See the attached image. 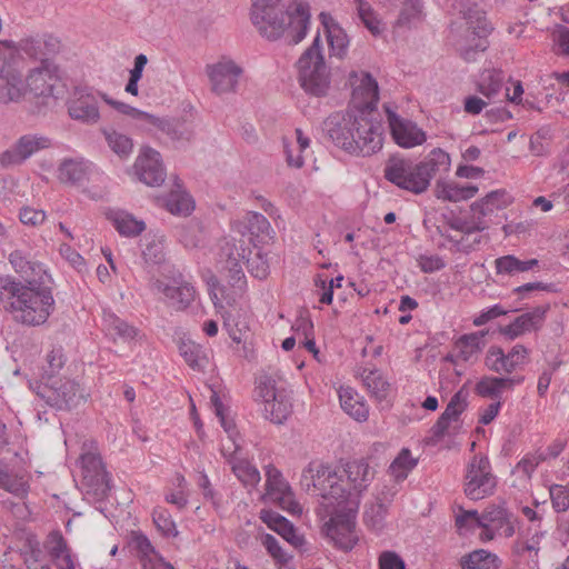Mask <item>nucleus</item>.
I'll return each instance as SVG.
<instances>
[{"mask_svg":"<svg viewBox=\"0 0 569 569\" xmlns=\"http://www.w3.org/2000/svg\"><path fill=\"white\" fill-rule=\"evenodd\" d=\"M241 73L242 69L233 61L207 66V74L211 82V89L217 94L234 91Z\"/></svg>","mask_w":569,"mask_h":569,"instance_id":"412c9836","label":"nucleus"},{"mask_svg":"<svg viewBox=\"0 0 569 569\" xmlns=\"http://www.w3.org/2000/svg\"><path fill=\"white\" fill-rule=\"evenodd\" d=\"M340 475L347 491H350V496L359 501L360 495L373 480L375 471L367 461L360 459L347 462Z\"/></svg>","mask_w":569,"mask_h":569,"instance_id":"aec40b11","label":"nucleus"},{"mask_svg":"<svg viewBox=\"0 0 569 569\" xmlns=\"http://www.w3.org/2000/svg\"><path fill=\"white\" fill-rule=\"evenodd\" d=\"M240 247L237 244H230L229 242L221 249V257H227L222 264L221 272L227 279L228 283L238 289L246 287V276L240 263L241 260H247L249 263L248 256L251 253L249 248L244 247V240L240 239Z\"/></svg>","mask_w":569,"mask_h":569,"instance_id":"4468645a","label":"nucleus"},{"mask_svg":"<svg viewBox=\"0 0 569 569\" xmlns=\"http://www.w3.org/2000/svg\"><path fill=\"white\" fill-rule=\"evenodd\" d=\"M339 399L343 411L355 420L362 422L368 419V406L352 388H341Z\"/></svg>","mask_w":569,"mask_h":569,"instance_id":"c9c22d12","label":"nucleus"},{"mask_svg":"<svg viewBox=\"0 0 569 569\" xmlns=\"http://www.w3.org/2000/svg\"><path fill=\"white\" fill-rule=\"evenodd\" d=\"M387 120L395 142L402 148H412L422 144L426 132L411 120L401 118L391 108L385 104Z\"/></svg>","mask_w":569,"mask_h":569,"instance_id":"2eb2a0df","label":"nucleus"},{"mask_svg":"<svg viewBox=\"0 0 569 569\" xmlns=\"http://www.w3.org/2000/svg\"><path fill=\"white\" fill-rule=\"evenodd\" d=\"M503 389L502 377H482L475 387L476 393L483 398H490L493 400H500Z\"/></svg>","mask_w":569,"mask_h":569,"instance_id":"a18cd8bd","label":"nucleus"},{"mask_svg":"<svg viewBox=\"0 0 569 569\" xmlns=\"http://www.w3.org/2000/svg\"><path fill=\"white\" fill-rule=\"evenodd\" d=\"M82 485L88 500L101 503L111 491V476L106 470L102 459L93 452L81 456Z\"/></svg>","mask_w":569,"mask_h":569,"instance_id":"0eeeda50","label":"nucleus"},{"mask_svg":"<svg viewBox=\"0 0 569 569\" xmlns=\"http://www.w3.org/2000/svg\"><path fill=\"white\" fill-rule=\"evenodd\" d=\"M467 397L468 393L463 389L458 390L451 397L445 411L441 415L448 418L450 421H457L468 406Z\"/></svg>","mask_w":569,"mask_h":569,"instance_id":"6e6d98bb","label":"nucleus"},{"mask_svg":"<svg viewBox=\"0 0 569 569\" xmlns=\"http://www.w3.org/2000/svg\"><path fill=\"white\" fill-rule=\"evenodd\" d=\"M167 209L173 214L188 216L193 210V200L186 192H171L167 200Z\"/></svg>","mask_w":569,"mask_h":569,"instance_id":"3c124183","label":"nucleus"},{"mask_svg":"<svg viewBox=\"0 0 569 569\" xmlns=\"http://www.w3.org/2000/svg\"><path fill=\"white\" fill-rule=\"evenodd\" d=\"M260 519L269 529L280 535L292 547L300 549L306 543L305 537L298 532L293 523L280 513L262 509Z\"/></svg>","mask_w":569,"mask_h":569,"instance_id":"393cba45","label":"nucleus"},{"mask_svg":"<svg viewBox=\"0 0 569 569\" xmlns=\"http://www.w3.org/2000/svg\"><path fill=\"white\" fill-rule=\"evenodd\" d=\"M106 323L108 335L113 341L121 340L122 342L130 343L141 337L138 328L116 315L109 316V318L106 319Z\"/></svg>","mask_w":569,"mask_h":569,"instance_id":"4c0bfd02","label":"nucleus"},{"mask_svg":"<svg viewBox=\"0 0 569 569\" xmlns=\"http://www.w3.org/2000/svg\"><path fill=\"white\" fill-rule=\"evenodd\" d=\"M379 87L370 73H365L360 84L353 89L352 107L350 109L368 117L377 118Z\"/></svg>","mask_w":569,"mask_h":569,"instance_id":"4be33fe9","label":"nucleus"},{"mask_svg":"<svg viewBox=\"0 0 569 569\" xmlns=\"http://www.w3.org/2000/svg\"><path fill=\"white\" fill-rule=\"evenodd\" d=\"M102 99L107 104L114 108L119 113L130 117L131 119L138 121L141 126H147L149 119H152V114L139 110L128 103L114 100L107 94H103Z\"/></svg>","mask_w":569,"mask_h":569,"instance_id":"8fccbe9b","label":"nucleus"},{"mask_svg":"<svg viewBox=\"0 0 569 569\" xmlns=\"http://www.w3.org/2000/svg\"><path fill=\"white\" fill-rule=\"evenodd\" d=\"M465 479V493L471 500L491 496L497 486L496 477L491 473L490 461L486 456H473L467 466Z\"/></svg>","mask_w":569,"mask_h":569,"instance_id":"6e6552de","label":"nucleus"},{"mask_svg":"<svg viewBox=\"0 0 569 569\" xmlns=\"http://www.w3.org/2000/svg\"><path fill=\"white\" fill-rule=\"evenodd\" d=\"M179 352L193 370L201 371L208 363L206 350L191 340H182L179 345Z\"/></svg>","mask_w":569,"mask_h":569,"instance_id":"79ce46f5","label":"nucleus"},{"mask_svg":"<svg viewBox=\"0 0 569 569\" xmlns=\"http://www.w3.org/2000/svg\"><path fill=\"white\" fill-rule=\"evenodd\" d=\"M549 493L556 512H563L569 509V485H552L549 488Z\"/></svg>","mask_w":569,"mask_h":569,"instance_id":"13d9d810","label":"nucleus"},{"mask_svg":"<svg viewBox=\"0 0 569 569\" xmlns=\"http://www.w3.org/2000/svg\"><path fill=\"white\" fill-rule=\"evenodd\" d=\"M298 79L306 92L323 97L327 94L330 78L321 51L320 36L317 34L311 46L301 54L297 61Z\"/></svg>","mask_w":569,"mask_h":569,"instance_id":"423d86ee","label":"nucleus"},{"mask_svg":"<svg viewBox=\"0 0 569 569\" xmlns=\"http://www.w3.org/2000/svg\"><path fill=\"white\" fill-rule=\"evenodd\" d=\"M147 126L159 129L173 142L186 143L193 137V126L190 121L180 118H158L152 114Z\"/></svg>","mask_w":569,"mask_h":569,"instance_id":"a878e982","label":"nucleus"},{"mask_svg":"<svg viewBox=\"0 0 569 569\" xmlns=\"http://www.w3.org/2000/svg\"><path fill=\"white\" fill-rule=\"evenodd\" d=\"M108 219L122 237L133 238L146 229L143 220H138L131 213L123 210L111 211L108 214Z\"/></svg>","mask_w":569,"mask_h":569,"instance_id":"72a5a7b5","label":"nucleus"},{"mask_svg":"<svg viewBox=\"0 0 569 569\" xmlns=\"http://www.w3.org/2000/svg\"><path fill=\"white\" fill-rule=\"evenodd\" d=\"M360 378L376 400L380 402L386 400L390 389V383L382 377L379 370L365 368L360 372Z\"/></svg>","mask_w":569,"mask_h":569,"instance_id":"a19ab883","label":"nucleus"},{"mask_svg":"<svg viewBox=\"0 0 569 569\" xmlns=\"http://www.w3.org/2000/svg\"><path fill=\"white\" fill-rule=\"evenodd\" d=\"M103 134L110 149L119 157H128L133 148L131 138L116 130H103Z\"/></svg>","mask_w":569,"mask_h":569,"instance_id":"09e8293b","label":"nucleus"},{"mask_svg":"<svg viewBox=\"0 0 569 569\" xmlns=\"http://www.w3.org/2000/svg\"><path fill=\"white\" fill-rule=\"evenodd\" d=\"M8 260L13 270L23 278V283H28L32 279L42 281L44 276H51L41 262L33 260L31 254L23 250H13L9 254Z\"/></svg>","mask_w":569,"mask_h":569,"instance_id":"bb28decb","label":"nucleus"},{"mask_svg":"<svg viewBox=\"0 0 569 569\" xmlns=\"http://www.w3.org/2000/svg\"><path fill=\"white\" fill-rule=\"evenodd\" d=\"M37 395L57 410H71L84 399L80 386L72 380H57L38 388Z\"/></svg>","mask_w":569,"mask_h":569,"instance_id":"9d476101","label":"nucleus"},{"mask_svg":"<svg viewBox=\"0 0 569 569\" xmlns=\"http://www.w3.org/2000/svg\"><path fill=\"white\" fill-rule=\"evenodd\" d=\"M254 392L257 399H261L266 405L278 398V395L286 393L287 391L284 389H278L277 382L272 377L262 376L259 378Z\"/></svg>","mask_w":569,"mask_h":569,"instance_id":"603ef678","label":"nucleus"},{"mask_svg":"<svg viewBox=\"0 0 569 569\" xmlns=\"http://www.w3.org/2000/svg\"><path fill=\"white\" fill-rule=\"evenodd\" d=\"M529 349L523 345L513 346L508 353L502 348L491 346L487 351L485 365L497 373H512L528 361Z\"/></svg>","mask_w":569,"mask_h":569,"instance_id":"9b49d317","label":"nucleus"},{"mask_svg":"<svg viewBox=\"0 0 569 569\" xmlns=\"http://www.w3.org/2000/svg\"><path fill=\"white\" fill-rule=\"evenodd\" d=\"M358 17L365 27L373 34L380 33V21L371 8V6L365 0H357Z\"/></svg>","mask_w":569,"mask_h":569,"instance_id":"5fc2aeb1","label":"nucleus"},{"mask_svg":"<svg viewBox=\"0 0 569 569\" xmlns=\"http://www.w3.org/2000/svg\"><path fill=\"white\" fill-rule=\"evenodd\" d=\"M271 231L272 229L268 219L262 213L256 211L248 212L243 221L240 222L239 232L242 238L248 237L249 242L256 248L271 238Z\"/></svg>","mask_w":569,"mask_h":569,"instance_id":"cd10ccee","label":"nucleus"},{"mask_svg":"<svg viewBox=\"0 0 569 569\" xmlns=\"http://www.w3.org/2000/svg\"><path fill=\"white\" fill-rule=\"evenodd\" d=\"M500 565L499 557L485 549L473 550L460 559L461 569H499Z\"/></svg>","mask_w":569,"mask_h":569,"instance_id":"e433bc0d","label":"nucleus"},{"mask_svg":"<svg viewBox=\"0 0 569 569\" xmlns=\"http://www.w3.org/2000/svg\"><path fill=\"white\" fill-rule=\"evenodd\" d=\"M88 176V163L83 159H63L58 167V179L68 184H79Z\"/></svg>","mask_w":569,"mask_h":569,"instance_id":"f704fd0d","label":"nucleus"},{"mask_svg":"<svg viewBox=\"0 0 569 569\" xmlns=\"http://www.w3.org/2000/svg\"><path fill=\"white\" fill-rule=\"evenodd\" d=\"M416 466L417 460L411 457L410 450L403 448L391 462L389 470L396 480L401 481L408 477L409 471H411Z\"/></svg>","mask_w":569,"mask_h":569,"instance_id":"49530a36","label":"nucleus"},{"mask_svg":"<svg viewBox=\"0 0 569 569\" xmlns=\"http://www.w3.org/2000/svg\"><path fill=\"white\" fill-rule=\"evenodd\" d=\"M307 472L310 475L312 489L322 498L321 507L329 517L323 523L322 532L336 548L342 551L352 550L358 542L356 532L358 500L347 491L342 475L330 466L310 462Z\"/></svg>","mask_w":569,"mask_h":569,"instance_id":"f257e3e1","label":"nucleus"},{"mask_svg":"<svg viewBox=\"0 0 569 569\" xmlns=\"http://www.w3.org/2000/svg\"><path fill=\"white\" fill-rule=\"evenodd\" d=\"M450 157L440 148L433 149L422 161L400 156H391L385 167V178L395 186L415 194L425 192L432 177L449 170Z\"/></svg>","mask_w":569,"mask_h":569,"instance_id":"20e7f679","label":"nucleus"},{"mask_svg":"<svg viewBox=\"0 0 569 569\" xmlns=\"http://www.w3.org/2000/svg\"><path fill=\"white\" fill-rule=\"evenodd\" d=\"M553 283L545 282H527L512 289V295H517L520 299L529 298L535 291H553Z\"/></svg>","mask_w":569,"mask_h":569,"instance_id":"69168bd1","label":"nucleus"},{"mask_svg":"<svg viewBox=\"0 0 569 569\" xmlns=\"http://www.w3.org/2000/svg\"><path fill=\"white\" fill-rule=\"evenodd\" d=\"M134 169L139 180L149 187L161 186L164 181L161 154L150 147L141 150L136 159Z\"/></svg>","mask_w":569,"mask_h":569,"instance_id":"dca6fc26","label":"nucleus"},{"mask_svg":"<svg viewBox=\"0 0 569 569\" xmlns=\"http://www.w3.org/2000/svg\"><path fill=\"white\" fill-rule=\"evenodd\" d=\"M482 519L481 513H479L477 510H465L460 509V513L456 516V527L458 529H469L472 526L479 527L481 526Z\"/></svg>","mask_w":569,"mask_h":569,"instance_id":"e2e57ef3","label":"nucleus"},{"mask_svg":"<svg viewBox=\"0 0 569 569\" xmlns=\"http://www.w3.org/2000/svg\"><path fill=\"white\" fill-rule=\"evenodd\" d=\"M69 116L82 123L93 124L100 119L97 94L88 88H77L68 102Z\"/></svg>","mask_w":569,"mask_h":569,"instance_id":"a211bd4d","label":"nucleus"},{"mask_svg":"<svg viewBox=\"0 0 569 569\" xmlns=\"http://www.w3.org/2000/svg\"><path fill=\"white\" fill-rule=\"evenodd\" d=\"M181 278L180 274L179 279H173V284L161 283L159 288L168 299L178 305V308L184 309L194 300L196 290L191 283L183 281Z\"/></svg>","mask_w":569,"mask_h":569,"instance_id":"7c9ffc66","label":"nucleus"},{"mask_svg":"<svg viewBox=\"0 0 569 569\" xmlns=\"http://www.w3.org/2000/svg\"><path fill=\"white\" fill-rule=\"evenodd\" d=\"M50 147V140L42 136H21L9 149L0 153V166L10 168L22 164L38 151Z\"/></svg>","mask_w":569,"mask_h":569,"instance_id":"f8f14e48","label":"nucleus"},{"mask_svg":"<svg viewBox=\"0 0 569 569\" xmlns=\"http://www.w3.org/2000/svg\"><path fill=\"white\" fill-rule=\"evenodd\" d=\"M262 546L266 548L267 552L269 553L272 559L280 565H286L290 561L291 556L288 555L283 549L281 548L278 539L270 535L264 533L261 537Z\"/></svg>","mask_w":569,"mask_h":569,"instance_id":"4d7b16f0","label":"nucleus"},{"mask_svg":"<svg viewBox=\"0 0 569 569\" xmlns=\"http://www.w3.org/2000/svg\"><path fill=\"white\" fill-rule=\"evenodd\" d=\"M22 553L24 556L26 562L38 563L43 559V551L41 549L40 542L34 536H29L26 539Z\"/></svg>","mask_w":569,"mask_h":569,"instance_id":"052dcab7","label":"nucleus"},{"mask_svg":"<svg viewBox=\"0 0 569 569\" xmlns=\"http://www.w3.org/2000/svg\"><path fill=\"white\" fill-rule=\"evenodd\" d=\"M320 20L325 27L330 50L336 57L343 58L349 46V39L346 31L330 14L326 12L320 13Z\"/></svg>","mask_w":569,"mask_h":569,"instance_id":"c85d7f7f","label":"nucleus"},{"mask_svg":"<svg viewBox=\"0 0 569 569\" xmlns=\"http://www.w3.org/2000/svg\"><path fill=\"white\" fill-rule=\"evenodd\" d=\"M379 569H406V563L397 552L387 550L379 556Z\"/></svg>","mask_w":569,"mask_h":569,"instance_id":"774afa93","label":"nucleus"},{"mask_svg":"<svg viewBox=\"0 0 569 569\" xmlns=\"http://www.w3.org/2000/svg\"><path fill=\"white\" fill-rule=\"evenodd\" d=\"M455 348L458 350V357L463 361H468L473 355L482 350L479 338L471 333L460 336L455 343Z\"/></svg>","mask_w":569,"mask_h":569,"instance_id":"864d4df0","label":"nucleus"},{"mask_svg":"<svg viewBox=\"0 0 569 569\" xmlns=\"http://www.w3.org/2000/svg\"><path fill=\"white\" fill-rule=\"evenodd\" d=\"M481 526L498 529V536L510 538L515 535L518 518L502 505H489L481 512Z\"/></svg>","mask_w":569,"mask_h":569,"instance_id":"b1692460","label":"nucleus"},{"mask_svg":"<svg viewBox=\"0 0 569 569\" xmlns=\"http://www.w3.org/2000/svg\"><path fill=\"white\" fill-rule=\"evenodd\" d=\"M53 286L51 276H44L42 281L32 279L28 283L12 276H0V301L17 322L40 326L54 311Z\"/></svg>","mask_w":569,"mask_h":569,"instance_id":"f03ea898","label":"nucleus"},{"mask_svg":"<svg viewBox=\"0 0 569 569\" xmlns=\"http://www.w3.org/2000/svg\"><path fill=\"white\" fill-rule=\"evenodd\" d=\"M152 520L157 530L166 538L177 537L179 531L172 520L169 510L162 507H157L152 511Z\"/></svg>","mask_w":569,"mask_h":569,"instance_id":"de8ad7c7","label":"nucleus"},{"mask_svg":"<svg viewBox=\"0 0 569 569\" xmlns=\"http://www.w3.org/2000/svg\"><path fill=\"white\" fill-rule=\"evenodd\" d=\"M478 192V187L473 184L459 186L455 182L438 180L435 188V194L438 199L451 202H459L471 199Z\"/></svg>","mask_w":569,"mask_h":569,"instance_id":"473e14b6","label":"nucleus"},{"mask_svg":"<svg viewBox=\"0 0 569 569\" xmlns=\"http://www.w3.org/2000/svg\"><path fill=\"white\" fill-rule=\"evenodd\" d=\"M266 490L267 493L279 500L282 508L289 512L300 511V507L292 500V491L289 483L283 479L282 473L273 466H268L266 470Z\"/></svg>","mask_w":569,"mask_h":569,"instance_id":"5701e85b","label":"nucleus"},{"mask_svg":"<svg viewBox=\"0 0 569 569\" xmlns=\"http://www.w3.org/2000/svg\"><path fill=\"white\" fill-rule=\"evenodd\" d=\"M497 274L516 276L530 270H540V261L538 259L520 260L513 254L499 257L495 260Z\"/></svg>","mask_w":569,"mask_h":569,"instance_id":"2f4dec72","label":"nucleus"},{"mask_svg":"<svg viewBox=\"0 0 569 569\" xmlns=\"http://www.w3.org/2000/svg\"><path fill=\"white\" fill-rule=\"evenodd\" d=\"M309 4L306 2H293L287 9L289 24L295 28L296 33L292 37L295 43H299L307 36L310 23Z\"/></svg>","mask_w":569,"mask_h":569,"instance_id":"c756f323","label":"nucleus"},{"mask_svg":"<svg viewBox=\"0 0 569 569\" xmlns=\"http://www.w3.org/2000/svg\"><path fill=\"white\" fill-rule=\"evenodd\" d=\"M458 13L461 21L457 27V50L466 62H475L478 54L488 49L493 24L483 8L470 0L460 2Z\"/></svg>","mask_w":569,"mask_h":569,"instance_id":"39448f33","label":"nucleus"},{"mask_svg":"<svg viewBox=\"0 0 569 569\" xmlns=\"http://www.w3.org/2000/svg\"><path fill=\"white\" fill-rule=\"evenodd\" d=\"M264 418L272 423L282 425L292 412V403L288 393H280L278 398L264 405Z\"/></svg>","mask_w":569,"mask_h":569,"instance_id":"ea45409f","label":"nucleus"},{"mask_svg":"<svg viewBox=\"0 0 569 569\" xmlns=\"http://www.w3.org/2000/svg\"><path fill=\"white\" fill-rule=\"evenodd\" d=\"M330 141L346 152L369 157L382 148V124L378 118L348 109L330 114L322 123Z\"/></svg>","mask_w":569,"mask_h":569,"instance_id":"7ed1b4c3","label":"nucleus"},{"mask_svg":"<svg viewBox=\"0 0 569 569\" xmlns=\"http://www.w3.org/2000/svg\"><path fill=\"white\" fill-rule=\"evenodd\" d=\"M48 369H46L44 373L48 376L49 380L58 373L66 363V357L63 353V349L61 347L53 348L47 356Z\"/></svg>","mask_w":569,"mask_h":569,"instance_id":"680f3d73","label":"nucleus"},{"mask_svg":"<svg viewBox=\"0 0 569 569\" xmlns=\"http://www.w3.org/2000/svg\"><path fill=\"white\" fill-rule=\"evenodd\" d=\"M251 21L260 33L270 39L280 38L286 28V17L277 9L278 0H252Z\"/></svg>","mask_w":569,"mask_h":569,"instance_id":"1a4fd4ad","label":"nucleus"},{"mask_svg":"<svg viewBox=\"0 0 569 569\" xmlns=\"http://www.w3.org/2000/svg\"><path fill=\"white\" fill-rule=\"evenodd\" d=\"M142 257L148 263L160 264L164 261V248L161 241L151 240L142 250Z\"/></svg>","mask_w":569,"mask_h":569,"instance_id":"bf43d9fd","label":"nucleus"},{"mask_svg":"<svg viewBox=\"0 0 569 569\" xmlns=\"http://www.w3.org/2000/svg\"><path fill=\"white\" fill-rule=\"evenodd\" d=\"M57 68L50 61L42 60V66L29 71L24 79L26 91L29 90L36 97H59L56 91L58 76Z\"/></svg>","mask_w":569,"mask_h":569,"instance_id":"f3484780","label":"nucleus"},{"mask_svg":"<svg viewBox=\"0 0 569 569\" xmlns=\"http://www.w3.org/2000/svg\"><path fill=\"white\" fill-rule=\"evenodd\" d=\"M388 506L381 500L366 505L363 512L365 525L375 532H381L386 525Z\"/></svg>","mask_w":569,"mask_h":569,"instance_id":"c03bdc74","label":"nucleus"},{"mask_svg":"<svg viewBox=\"0 0 569 569\" xmlns=\"http://www.w3.org/2000/svg\"><path fill=\"white\" fill-rule=\"evenodd\" d=\"M503 79L501 70H485L477 83V90L489 100L495 99L501 91Z\"/></svg>","mask_w":569,"mask_h":569,"instance_id":"37998d69","label":"nucleus"},{"mask_svg":"<svg viewBox=\"0 0 569 569\" xmlns=\"http://www.w3.org/2000/svg\"><path fill=\"white\" fill-rule=\"evenodd\" d=\"M24 93V78L17 62L0 54V102H18Z\"/></svg>","mask_w":569,"mask_h":569,"instance_id":"ddd939ff","label":"nucleus"},{"mask_svg":"<svg viewBox=\"0 0 569 569\" xmlns=\"http://www.w3.org/2000/svg\"><path fill=\"white\" fill-rule=\"evenodd\" d=\"M549 310V303L537 306L531 311L517 317L508 326L499 327V332L508 340H515L526 332L538 331L542 328Z\"/></svg>","mask_w":569,"mask_h":569,"instance_id":"6ab92c4d","label":"nucleus"},{"mask_svg":"<svg viewBox=\"0 0 569 569\" xmlns=\"http://www.w3.org/2000/svg\"><path fill=\"white\" fill-rule=\"evenodd\" d=\"M509 203L508 193L500 189L493 190L486 194L482 199L475 201L470 209L472 212L480 214L481 217H486L491 214L496 209H501L507 207Z\"/></svg>","mask_w":569,"mask_h":569,"instance_id":"58836bf2","label":"nucleus"},{"mask_svg":"<svg viewBox=\"0 0 569 569\" xmlns=\"http://www.w3.org/2000/svg\"><path fill=\"white\" fill-rule=\"evenodd\" d=\"M70 551L66 539L59 531L50 533L48 540V552L52 560L59 558L61 555Z\"/></svg>","mask_w":569,"mask_h":569,"instance_id":"338daca9","label":"nucleus"},{"mask_svg":"<svg viewBox=\"0 0 569 569\" xmlns=\"http://www.w3.org/2000/svg\"><path fill=\"white\" fill-rule=\"evenodd\" d=\"M403 8L401 9L397 23L399 26H405L419 16L421 11V1L420 0H406L401 3Z\"/></svg>","mask_w":569,"mask_h":569,"instance_id":"0e129e2a","label":"nucleus"}]
</instances>
